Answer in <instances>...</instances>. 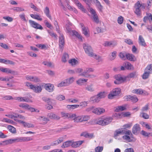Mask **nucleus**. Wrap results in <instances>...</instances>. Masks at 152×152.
Masks as SVG:
<instances>
[{"label":"nucleus","mask_w":152,"mask_h":152,"mask_svg":"<svg viewBox=\"0 0 152 152\" xmlns=\"http://www.w3.org/2000/svg\"><path fill=\"white\" fill-rule=\"evenodd\" d=\"M89 118V116L88 115L81 116L82 122L87 121Z\"/></svg>","instance_id":"obj_52"},{"label":"nucleus","mask_w":152,"mask_h":152,"mask_svg":"<svg viewBox=\"0 0 152 152\" xmlns=\"http://www.w3.org/2000/svg\"><path fill=\"white\" fill-rule=\"evenodd\" d=\"M88 73H86L85 72H83L81 74V75L84 76L86 77H91L92 76H94L93 75H91L87 74Z\"/></svg>","instance_id":"obj_60"},{"label":"nucleus","mask_w":152,"mask_h":152,"mask_svg":"<svg viewBox=\"0 0 152 152\" xmlns=\"http://www.w3.org/2000/svg\"><path fill=\"white\" fill-rule=\"evenodd\" d=\"M72 35L76 37L78 39L82 40L81 36L76 31L73 30L72 31Z\"/></svg>","instance_id":"obj_34"},{"label":"nucleus","mask_w":152,"mask_h":152,"mask_svg":"<svg viewBox=\"0 0 152 152\" xmlns=\"http://www.w3.org/2000/svg\"><path fill=\"white\" fill-rule=\"evenodd\" d=\"M131 101L133 102H136L138 101V99L137 97L135 96H132Z\"/></svg>","instance_id":"obj_62"},{"label":"nucleus","mask_w":152,"mask_h":152,"mask_svg":"<svg viewBox=\"0 0 152 152\" xmlns=\"http://www.w3.org/2000/svg\"><path fill=\"white\" fill-rule=\"evenodd\" d=\"M84 142V141L83 140L78 141L75 142H73L72 141V147L73 148H77L78 147Z\"/></svg>","instance_id":"obj_20"},{"label":"nucleus","mask_w":152,"mask_h":152,"mask_svg":"<svg viewBox=\"0 0 152 152\" xmlns=\"http://www.w3.org/2000/svg\"><path fill=\"white\" fill-rule=\"evenodd\" d=\"M141 134L145 137H149L150 133H148L144 130H142L141 131Z\"/></svg>","instance_id":"obj_58"},{"label":"nucleus","mask_w":152,"mask_h":152,"mask_svg":"<svg viewBox=\"0 0 152 152\" xmlns=\"http://www.w3.org/2000/svg\"><path fill=\"white\" fill-rule=\"evenodd\" d=\"M140 2L139 1H137L134 4V13L138 16L141 15Z\"/></svg>","instance_id":"obj_7"},{"label":"nucleus","mask_w":152,"mask_h":152,"mask_svg":"<svg viewBox=\"0 0 152 152\" xmlns=\"http://www.w3.org/2000/svg\"><path fill=\"white\" fill-rule=\"evenodd\" d=\"M74 80V79L73 77H70L61 81L60 83L58 84L57 86L58 87H62L68 86L73 82Z\"/></svg>","instance_id":"obj_5"},{"label":"nucleus","mask_w":152,"mask_h":152,"mask_svg":"<svg viewBox=\"0 0 152 152\" xmlns=\"http://www.w3.org/2000/svg\"><path fill=\"white\" fill-rule=\"evenodd\" d=\"M23 126L24 127H27L28 128L33 127L34 126L32 124L28 123H26L25 122Z\"/></svg>","instance_id":"obj_63"},{"label":"nucleus","mask_w":152,"mask_h":152,"mask_svg":"<svg viewBox=\"0 0 152 152\" xmlns=\"http://www.w3.org/2000/svg\"><path fill=\"white\" fill-rule=\"evenodd\" d=\"M145 70L146 71H148V72L150 73H152V64L148 65Z\"/></svg>","instance_id":"obj_46"},{"label":"nucleus","mask_w":152,"mask_h":152,"mask_svg":"<svg viewBox=\"0 0 152 152\" xmlns=\"http://www.w3.org/2000/svg\"><path fill=\"white\" fill-rule=\"evenodd\" d=\"M103 149L102 146H98L95 148V152H101Z\"/></svg>","instance_id":"obj_53"},{"label":"nucleus","mask_w":152,"mask_h":152,"mask_svg":"<svg viewBox=\"0 0 152 152\" xmlns=\"http://www.w3.org/2000/svg\"><path fill=\"white\" fill-rule=\"evenodd\" d=\"M61 114L62 115V117L64 118H69L70 115V114L68 113H65L63 112H61Z\"/></svg>","instance_id":"obj_56"},{"label":"nucleus","mask_w":152,"mask_h":152,"mask_svg":"<svg viewBox=\"0 0 152 152\" xmlns=\"http://www.w3.org/2000/svg\"><path fill=\"white\" fill-rule=\"evenodd\" d=\"M19 107H21L27 109L29 108V105L26 103H21L19 105Z\"/></svg>","instance_id":"obj_55"},{"label":"nucleus","mask_w":152,"mask_h":152,"mask_svg":"<svg viewBox=\"0 0 152 152\" xmlns=\"http://www.w3.org/2000/svg\"><path fill=\"white\" fill-rule=\"evenodd\" d=\"M88 80V79L80 78L77 80L76 82L78 85L81 86L84 83L86 82Z\"/></svg>","instance_id":"obj_26"},{"label":"nucleus","mask_w":152,"mask_h":152,"mask_svg":"<svg viewBox=\"0 0 152 152\" xmlns=\"http://www.w3.org/2000/svg\"><path fill=\"white\" fill-rule=\"evenodd\" d=\"M141 117L143 118L144 119H147L149 118V115L147 113H144L143 112H142L140 114Z\"/></svg>","instance_id":"obj_43"},{"label":"nucleus","mask_w":152,"mask_h":152,"mask_svg":"<svg viewBox=\"0 0 152 152\" xmlns=\"http://www.w3.org/2000/svg\"><path fill=\"white\" fill-rule=\"evenodd\" d=\"M116 44L111 42H106L104 44V45L105 46H114Z\"/></svg>","instance_id":"obj_41"},{"label":"nucleus","mask_w":152,"mask_h":152,"mask_svg":"<svg viewBox=\"0 0 152 152\" xmlns=\"http://www.w3.org/2000/svg\"><path fill=\"white\" fill-rule=\"evenodd\" d=\"M126 109V108L125 106H118L117 107L115 110V111L116 112L121 111L125 110Z\"/></svg>","instance_id":"obj_31"},{"label":"nucleus","mask_w":152,"mask_h":152,"mask_svg":"<svg viewBox=\"0 0 152 152\" xmlns=\"http://www.w3.org/2000/svg\"><path fill=\"white\" fill-rule=\"evenodd\" d=\"M20 142V138L19 137H16L14 139H11L8 140L3 141V142H6L7 143L12 144L14 142Z\"/></svg>","instance_id":"obj_15"},{"label":"nucleus","mask_w":152,"mask_h":152,"mask_svg":"<svg viewBox=\"0 0 152 152\" xmlns=\"http://www.w3.org/2000/svg\"><path fill=\"white\" fill-rule=\"evenodd\" d=\"M31 81L35 83H37L40 81V79L37 76H32Z\"/></svg>","instance_id":"obj_45"},{"label":"nucleus","mask_w":152,"mask_h":152,"mask_svg":"<svg viewBox=\"0 0 152 152\" xmlns=\"http://www.w3.org/2000/svg\"><path fill=\"white\" fill-rule=\"evenodd\" d=\"M7 128L10 132L12 133H15L16 132L15 128L11 125H8L7 126Z\"/></svg>","instance_id":"obj_30"},{"label":"nucleus","mask_w":152,"mask_h":152,"mask_svg":"<svg viewBox=\"0 0 152 152\" xmlns=\"http://www.w3.org/2000/svg\"><path fill=\"white\" fill-rule=\"evenodd\" d=\"M44 23L47 27L50 28V29H52L53 28V26H52L51 24L49 23L47 20H45L44 21Z\"/></svg>","instance_id":"obj_54"},{"label":"nucleus","mask_w":152,"mask_h":152,"mask_svg":"<svg viewBox=\"0 0 152 152\" xmlns=\"http://www.w3.org/2000/svg\"><path fill=\"white\" fill-rule=\"evenodd\" d=\"M0 70L3 72H5L7 74L10 73L13 75H17L18 72L12 70L8 68H0Z\"/></svg>","instance_id":"obj_8"},{"label":"nucleus","mask_w":152,"mask_h":152,"mask_svg":"<svg viewBox=\"0 0 152 152\" xmlns=\"http://www.w3.org/2000/svg\"><path fill=\"white\" fill-rule=\"evenodd\" d=\"M75 3L79 9H80L83 12L85 13L87 12V10L84 8L83 6L78 0H75Z\"/></svg>","instance_id":"obj_12"},{"label":"nucleus","mask_w":152,"mask_h":152,"mask_svg":"<svg viewBox=\"0 0 152 152\" xmlns=\"http://www.w3.org/2000/svg\"><path fill=\"white\" fill-rule=\"evenodd\" d=\"M90 12L93 15V18L94 21L96 23H98L99 22V18L95 10L93 9V8H91L90 9Z\"/></svg>","instance_id":"obj_9"},{"label":"nucleus","mask_w":152,"mask_h":152,"mask_svg":"<svg viewBox=\"0 0 152 152\" xmlns=\"http://www.w3.org/2000/svg\"><path fill=\"white\" fill-rule=\"evenodd\" d=\"M30 16L32 18L40 21H41L42 20V18L39 15L34 14H30Z\"/></svg>","instance_id":"obj_38"},{"label":"nucleus","mask_w":152,"mask_h":152,"mask_svg":"<svg viewBox=\"0 0 152 152\" xmlns=\"http://www.w3.org/2000/svg\"><path fill=\"white\" fill-rule=\"evenodd\" d=\"M48 116L50 118L54 119L56 120H59L60 118L59 116L57 115L52 113H50L48 114Z\"/></svg>","instance_id":"obj_29"},{"label":"nucleus","mask_w":152,"mask_h":152,"mask_svg":"<svg viewBox=\"0 0 152 152\" xmlns=\"http://www.w3.org/2000/svg\"><path fill=\"white\" fill-rule=\"evenodd\" d=\"M83 47L85 53L88 56L95 58L96 55L93 53L92 48L90 45L86 43H84L83 45Z\"/></svg>","instance_id":"obj_1"},{"label":"nucleus","mask_w":152,"mask_h":152,"mask_svg":"<svg viewBox=\"0 0 152 152\" xmlns=\"http://www.w3.org/2000/svg\"><path fill=\"white\" fill-rule=\"evenodd\" d=\"M44 12L46 15L50 20L52 19V18L50 14V10L48 7H46L44 10Z\"/></svg>","instance_id":"obj_27"},{"label":"nucleus","mask_w":152,"mask_h":152,"mask_svg":"<svg viewBox=\"0 0 152 152\" xmlns=\"http://www.w3.org/2000/svg\"><path fill=\"white\" fill-rule=\"evenodd\" d=\"M121 89L119 88L114 89L108 94V98L112 99L114 96L118 95L121 93Z\"/></svg>","instance_id":"obj_6"},{"label":"nucleus","mask_w":152,"mask_h":152,"mask_svg":"<svg viewBox=\"0 0 152 152\" xmlns=\"http://www.w3.org/2000/svg\"><path fill=\"white\" fill-rule=\"evenodd\" d=\"M15 99L19 101L20 102H32V101L28 98L25 97H18L16 98Z\"/></svg>","instance_id":"obj_18"},{"label":"nucleus","mask_w":152,"mask_h":152,"mask_svg":"<svg viewBox=\"0 0 152 152\" xmlns=\"http://www.w3.org/2000/svg\"><path fill=\"white\" fill-rule=\"evenodd\" d=\"M126 54L125 53L121 52L120 53L119 56L122 59L125 60L126 59Z\"/></svg>","instance_id":"obj_48"},{"label":"nucleus","mask_w":152,"mask_h":152,"mask_svg":"<svg viewBox=\"0 0 152 152\" xmlns=\"http://www.w3.org/2000/svg\"><path fill=\"white\" fill-rule=\"evenodd\" d=\"M105 111L104 109L102 108L98 107L94 109L92 112L98 115H100Z\"/></svg>","instance_id":"obj_11"},{"label":"nucleus","mask_w":152,"mask_h":152,"mask_svg":"<svg viewBox=\"0 0 152 152\" xmlns=\"http://www.w3.org/2000/svg\"><path fill=\"white\" fill-rule=\"evenodd\" d=\"M132 92L140 94H142L143 93V91L141 89H136L132 90Z\"/></svg>","instance_id":"obj_42"},{"label":"nucleus","mask_w":152,"mask_h":152,"mask_svg":"<svg viewBox=\"0 0 152 152\" xmlns=\"http://www.w3.org/2000/svg\"><path fill=\"white\" fill-rule=\"evenodd\" d=\"M126 67L128 70H133L134 69V67L129 62H127L126 64Z\"/></svg>","instance_id":"obj_44"},{"label":"nucleus","mask_w":152,"mask_h":152,"mask_svg":"<svg viewBox=\"0 0 152 152\" xmlns=\"http://www.w3.org/2000/svg\"><path fill=\"white\" fill-rule=\"evenodd\" d=\"M139 43L140 45L144 47L146 45L144 39L142 35H140L139 36Z\"/></svg>","instance_id":"obj_23"},{"label":"nucleus","mask_w":152,"mask_h":152,"mask_svg":"<svg viewBox=\"0 0 152 152\" xmlns=\"http://www.w3.org/2000/svg\"><path fill=\"white\" fill-rule=\"evenodd\" d=\"M105 95L104 92H100L98 93L97 95H95L91 97L90 100L93 102H98L102 99L104 98Z\"/></svg>","instance_id":"obj_4"},{"label":"nucleus","mask_w":152,"mask_h":152,"mask_svg":"<svg viewBox=\"0 0 152 152\" xmlns=\"http://www.w3.org/2000/svg\"><path fill=\"white\" fill-rule=\"evenodd\" d=\"M78 61L75 58L72 59L69 61V63L72 66L75 65L77 63Z\"/></svg>","instance_id":"obj_39"},{"label":"nucleus","mask_w":152,"mask_h":152,"mask_svg":"<svg viewBox=\"0 0 152 152\" xmlns=\"http://www.w3.org/2000/svg\"><path fill=\"white\" fill-rule=\"evenodd\" d=\"M29 22L31 26L33 28L40 30H42L43 29V28L41 25L34 21L29 20Z\"/></svg>","instance_id":"obj_10"},{"label":"nucleus","mask_w":152,"mask_h":152,"mask_svg":"<svg viewBox=\"0 0 152 152\" xmlns=\"http://www.w3.org/2000/svg\"><path fill=\"white\" fill-rule=\"evenodd\" d=\"M75 118L74 120L75 122H82L81 116H77L76 115Z\"/></svg>","instance_id":"obj_51"},{"label":"nucleus","mask_w":152,"mask_h":152,"mask_svg":"<svg viewBox=\"0 0 152 152\" xmlns=\"http://www.w3.org/2000/svg\"><path fill=\"white\" fill-rule=\"evenodd\" d=\"M47 31L48 34H49L52 37H54L55 38L57 39V35L56 34H55L51 31L49 30H47Z\"/></svg>","instance_id":"obj_49"},{"label":"nucleus","mask_w":152,"mask_h":152,"mask_svg":"<svg viewBox=\"0 0 152 152\" xmlns=\"http://www.w3.org/2000/svg\"><path fill=\"white\" fill-rule=\"evenodd\" d=\"M2 121L12 124H13L14 123L13 121L7 118H4L3 119V120Z\"/></svg>","instance_id":"obj_57"},{"label":"nucleus","mask_w":152,"mask_h":152,"mask_svg":"<svg viewBox=\"0 0 152 152\" xmlns=\"http://www.w3.org/2000/svg\"><path fill=\"white\" fill-rule=\"evenodd\" d=\"M20 138V142H27L32 140V138L30 137H21Z\"/></svg>","instance_id":"obj_33"},{"label":"nucleus","mask_w":152,"mask_h":152,"mask_svg":"<svg viewBox=\"0 0 152 152\" xmlns=\"http://www.w3.org/2000/svg\"><path fill=\"white\" fill-rule=\"evenodd\" d=\"M126 57L127 59L132 61H135L137 60L136 58L132 54L129 53L126 54Z\"/></svg>","instance_id":"obj_19"},{"label":"nucleus","mask_w":152,"mask_h":152,"mask_svg":"<svg viewBox=\"0 0 152 152\" xmlns=\"http://www.w3.org/2000/svg\"><path fill=\"white\" fill-rule=\"evenodd\" d=\"M116 52L114 51L110 54V59L111 60H114L116 57Z\"/></svg>","instance_id":"obj_36"},{"label":"nucleus","mask_w":152,"mask_h":152,"mask_svg":"<svg viewBox=\"0 0 152 152\" xmlns=\"http://www.w3.org/2000/svg\"><path fill=\"white\" fill-rule=\"evenodd\" d=\"M80 25L81 26L82 28L83 33L85 36L87 37L89 35L88 34V28L87 27H85L84 26L83 24L82 23H80Z\"/></svg>","instance_id":"obj_17"},{"label":"nucleus","mask_w":152,"mask_h":152,"mask_svg":"<svg viewBox=\"0 0 152 152\" xmlns=\"http://www.w3.org/2000/svg\"><path fill=\"white\" fill-rule=\"evenodd\" d=\"M45 88L46 90L50 92H53L54 89L53 85L50 83L46 84L45 85Z\"/></svg>","instance_id":"obj_14"},{"label":"nucleus","mask_w":152,"mask_h":152,"mask_svg":"<svg viewBox=\"0 0 152 152\" xmlns=\"http://www.w3.org/2000/svg\"><path fill=\"white\" fill-rule=\"evenodd\" d=\"M57 99L59 101H62L65 99V96L61 95H59L57 96L56 97Z\"/></svg>","instance_id":"obj_61"},{"label":"nucleus","mask_w":152,"mask_h":152,"mask_svg":"<svg viewBox=\"0 0 152 152\" xmlns=\"http://www.w3.org/2000/svg\"><path fill=\"white\" fill-rule=\"evenodd\" d=\"M72 141H67L64 142L61 145V147L62 148H66L70 146H72Z\"/></svg>","instance_id":"obj_25"},{"label":"nucleus","mask_w":152,"mask_h":152,"mask_svg":"<svg viewBox=\"0 0 152 152\" xmlns=\"http://www.w3.org/2000/svg\"><path fill=\"white\" fill-rule=\"evenodd\" d=\"M125 130V128H122L118 129L115 131V133L114 134V136L115 137L118 136L119 134H123L124 131Z\"/></svg>","instance_id":"obj_24"},{"label":"nucleus","mask_w":152,"mask_h":152,"mask_svg":"<svg viewBox=\"0 0 152 152\" xmlns=\"http://www.w3.org/2000/svg\"><path fill=\"white\" fill-rule=\"evenodd\" d=\"M69 58V55L66 53H64L62 56V61L64 62H66L67 60Z\"/></svg>","instance_id":"obj_35"},{"label":"nucleus","mask_w":152,"mask_h":152,"mask_svg":"<svg viewBox=\"0 0 152 152\" xmlns=\"http://www.w3.org/2000/svg\"><path fill=\"white\" fill-rule=\"evenodd\" d=\"M0 63L6 64H10L11 65H14L15 64L14 62L11 61L1 58H0Z\"/></svg>","instance_id":"obj_21"},{"label":"nucleus","mask_w":152,"mask_h":152,"mask_svg":"<svg viewBox=\"0 0 152 152\" xmlns=\"http://www.w3.org/2000/svg\"><path fill=\"white\" fill-rule=\"evenodd\" d=\"M25 84L26 86L29 87L30 89L33 90L36 93H39L42 91V89L40 85L35 86L29 82H26Z\"/></svg>","instance_id":"obj_3"},{"label":"nucleus","mask_w":152,"mask_h":152,"mask_svg":"<svg viewBox=\"0 0 152 152\" xmlns=\"http://www.w3.org/2000/svg\"><path fill=\"white\" fill-rule=\"evenodd\" d=\"M85 89L86 90L90 92H92L94 91L95 89L92 85H86L85 87Z\"/></svg>","instance_id":"obj_22"},{"label":"nucleus","mask_w":152,"mask_h":152,"mask_svg":"<svg viewBox=\"0 0 152 152\" xmlns=\"http://www.w3.org/2000/svg\"><path fill=\"white\" fill-rule=\"evenodd\" d=\"M67 101L69 102H71L73 103H76L79 102V100L76 99H68Z\"/></svg>","instance_id":"obj_50"},{"label":"nucleus","mask_w":152,"mask_h":152,"mask_svg":"<svg viewBox=\"0 0 152 152\" xmlns=\"http://www.w3.org/2000/svg\"><path fill=\"white\" fill-rule=\"evenodd\" d=\"M114 77L116 80L121 82H124L125 80V79L123 78L120 75H115Z\"/></svg>","instance_id":"obj_28"},{"label":"nucleus","mask_w":152,"mask_h":152,"mask_svg":"<svg viewBox=\"0 0 152 152\" xmlns=\"http://www.w3.org/2000/svg\"><path fill=\"white\" fill-rule=\"evenodd\" d=\"M113 118L111 117H107L104 118H99L96 122V123L99 125L104 126L109 124L112 121Z\"/></svg>","instance_id":"obj_2"},{"label":"nucleus","mask_w":152,"mask_h":152,"mask_svg":"<svg viewBox=\"0 0 152 152\" xmlns=\"http://www.w3.org/2000/svg\"><path fill=\"white\" fill-rule=\"evenodd\" d=\"M79 107V105L74 104V105H68L66 107L70 109H74L76 108H77Z\"/></svg>","instance_id":"obj_37"},{"label":"nucleus","mask_w":152,"mask_h":152,"mask_svg":"<svg viewBox=\"0 0 152 152\" xmlns=\"http://www.w3.org/2000/svg\"><path fill=\"white\" fill-rule=\"evenodd\" d=\"M42 99L43 101L47 103L48 104H52V99L50 98H47L46 97H42Z\"/></svg>","instance_id":"obj_32"},{"label":"nucleus","mask_w":152,"mask_h":152,"mask_svg":"<svg viewBox=\"0 0 152 152\" xmlns=\"http://www.w3.org/2000/svg\"><path fill=\"white\" fill-rule=\"evenodd\" d=\"M150 74V73L148 72V71H146L145 70V72L142 75V78L144 79H147Z\"/></svg>","instance_id":"obj_40"},{"label":"nucleus","mask_w":152,"mask_h":152,"mask_svg":"<svg viewBox=\"0 0 152 152\" xmlns=\"http://www.w3.org/2000/svg\"><path fill=\"white\" fill-rule=\"evenodd\" d=\"M122 137L123 139L124 140L127 141L129 142H131L130 137L127 135L123 136Z\"/></svg>","instance_id":"obj_59"},{"label":"nucleus","mask_w":152,"mask_h":152,"mask_svg":"<svg viewBox=\"0 0 152 152\" xmlns=\"http://www.w3.org/2000/svg\"><path fill=\"white\" fill-rule=\"evenodd\" d=\"M124 20L123 18L121 16L119 17L118 19V23L120 24H122L123 23Z\"/></svg>","instance_id":"obj_64"},{"label":"nucleus","mask_w":152,"mask_h":152,"mask_svg":"<svg viewBox=\"0 0 152 152\" xmlns=\"http://www.w3.org/2000/svg\"><path fill=\"white\" fill-rule=\"evenodd\" d=\"M140 128L139 124H135L132 128V133L134 134L137 135L140 132Z\"/></svg>","instance_id":"obj_13"},{"label":"nucleus","mask_w":152,"mask_h":152,"mask_svg":"<svg viewBox=\"0 0 152 152\" xmlns=\"http://www.w3.org/2000/svg\"><path fill=\"white\" fill-rule=\"evenodd\" d=\"M13 10L15 11L20 12L24 11V9L21 7H16L13 8Z\"/></svg>","instance_id":"obj_47"},{"label":"nucleus","mask_w":152,"mask_h":152,"mask_svg":"<svg viewBox=\"0 0 152 152\" xmlns=\"http://www.w3.org/2000/svg\"><path fill=\"white\" fill-rule=\"evenodd\" d=\"M59 42V48H62L64 44V37L63 34H60Z\"/></svg>","instance_id":"obj_16"}]
</instances>
